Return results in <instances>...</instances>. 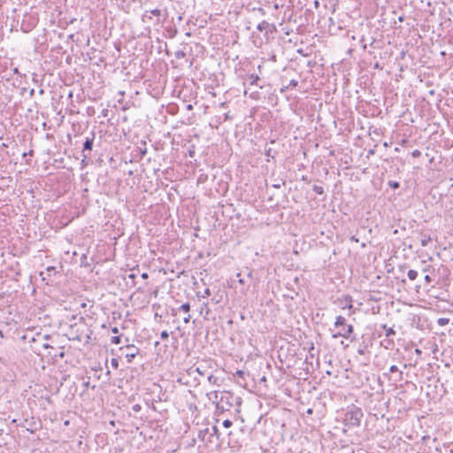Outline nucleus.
<instances>
[{
    "instance_id": "0eeeda50",
    "label": "nucleus",
    "mask_w": 453,
    "mask_h": 453,
    "mask_svg": "<svg viewBox=\"0 0 453 453\" xmlns=\"http://www.w3.org/2000/svg\"><path fill=\"white\" fill-rule=\"evenodd\" d=\"M188 375H192L195 372H197L198 374L204 376L208 373V366H207V361H202L197 364V365H194L190 367L187 371Z\"/></svg>"
},
{
    "instance_id": "680f3d73",
    "label": "nucleus",
    "mask_w": 453,
    "mask_h": 453,
    "mask_svg": "<svg viewBox=\"0 0 453 453\" xmlns=\"http://www.w3.org/2000/svg\"><path fill=\"white\" fill-rule=\"evenodd\" d=\"M154 345H155V347L158 346V345H159V342H156L154 343Z\"/></svg>"
},
{
    "instance_id": "4be33fe9",
    "label": "nucleus",
    "mask_w": 453,
    "mask_h": 453,
    "mask_svg": "<svg viewBox=\"0 0 453 453\" xmlns=\"http://www.w3.org/2000/svg\"><path fill=\"white\" fill-rule=\"evenodd\" d=\"M210 429H211V434H213V438L216 437L217 439H219V428L216 426H212L211 427H210Z\"/></svg>"
},
{
    "instance_id": "1a4fd4ad",
    "label": "nucleus",
    "mask_w": 453,
    "mask_h": 453,
    "mask_svg": "<svg viewBox=\"0 0 453 453\" xmlns=\"http://www.w3.org/2000/svg\"><path fill=\"white\" fill-rule=\"evenodd\" d=\"M47 38L45 35H42L35 39V50L42 54L46 50Z\"/></svg>"
},
{
    "instance_id": "72a5a7b5",
    "label": "nucleus",
    "mask_w": 453,
    "mask_h": 453,
    "mask_svg": "<svg viewBox=\"0 0 453 453\" xmlns=\"http://www.w3.org/2000/svg\"><path fill=\"white\" fill-rule=\"evenodd\" d=\"M411 156H412L413 157H420V156H421V152H420V150H413V151L411 152Z\"/></svg>"
},
{
    "instance_id": "6e6552de",
    "label": "nucleus",
    "mask_w": 453,
    "mask_h": 453,
    "mask_svg": "<svg viewBox=\"0 0 453 453\" xmlns=\"http://www.w3.org/2000/svg\"><path fill=\"white\" fill-rule=\"evenodd\" d=\"M95 136H96L95 133L91 132L90 136L86 137V140L83 143L82 151H81L82 154H90V152L93 149Z\"/></svg>"
},
{
    "instance_id": "ddd939ff",
    "label": "nucleus",
    "mask_w": 453,
    "mask_h": 453,
    "mask_svg": "<svg viewBox=\"0 0 453 453\" xmlns=\"http://www.w3.org/2000/svg\"><path fill=\"white\" fill-rule=\"evenodd\" d=\"M382 328L385 330V335L387 337H390L395 334V331L393 329V327H387L386 325H383Z\"/></svg>"
},
{
    "instance_id": "3c124183",
    "label": "nucleus",
    "mask_w": 453,
    "mask_h": 453,
    "mask_svg": "<svg viewBox=\"0 0 453 453\" xmlns=\"http://www.w3.org/2000/svg\"><path fill=\"white\" fill-rule=\"evenodd\" d=\"M29 94H30V96H33L34 94H35V89L34 88H30Z\"/></svg>"
},
{
    "instance_id": "79ce46f5",
    "label": "nucleus",
    "mask_w": 453,
    "mask_h": 453,
    "mask_svg": "<svg viewBox=\"0 0 453 453\" xmlns=\"http://www.w3.org/2000/svg\"><path fill=\"white\" fill-rule=\"evenodd\" d=\"M191 319L190 315H188V317L184 318V323H188Z\"/></svg>"
},
{
    "instance_id": "f8f14e48",
    "label": "nucleus",
    "mask_w": 453,
    "mask_h": 453,
    "mask_svg": "<svg viewBox=\"0 0 453 453\" xmlns=\"http://www.w3.org/2000/svg\"><path fill=\"white\" fill-rule=\"evenodd\" d=\"M297 85H298V81L296 80H291L287 86L283 87L280 89V91L285 92L289 88H296Z\"/></svg>"
},
{
    "instance_id": "e2e57ef3",
    "label": "nucleus",
    "mask_w": 453,
    "mask_h": 453,
    "mask_svg": "<svg viewBox=\"0 0 453 453\" xmlns=\"http://www.w3.org/2000/svg\"><path fill=\"white\" fill-rule=\"evenodd\" d=\"M59 357H64V352H61V353L59 354Z\"/></svg>"
},
{
    "instance_id": "f704fd0d",
    "label": "nucleus",
    "mask_w": 453,
    "mask_h": 453,
    "mask_svg": "<svg viewBox=\"0 0 453 453\" xmlns=\"http://www.w3.org/2000/svg\"><path fill=\"white\" fill-rule=\"evenodd\" d=\"M449 322L448 319H439L438 323L441 326H444Z\"/></svg>"
},
{
    "instance_id": "20e7f679",
    "label": "nucleus",
    "mask_w": 453,
    "mask_h": 453,
    "mask_svg": "<svg viewBox=\"0 0 453 453\" xmlns=\"http://www.w3.org/2000/svg\"><path fill=\"white\" fill-rule=\"evenodd\" d=\"M50 335L48 334L35 333V336L30 338V349L38 356H42V350L50 347Z\"/></svg>"
},
{
    "instance_id": "49530a36",
    "label": "nucleus",
    "mask_w": 453,
    "mask_h": 453,
    "mask_svg": "<svg viewBox=\"0 0 453 453\" xmlns=\"http://www.w3.org/2000/svg\"><path fill=\"white\" fill-rule=\"evenodd\" d=\"M140 150H141V154H142V156H144V155L146 154V152H147V149H146V148H144L143 150H142V149H140Z\"/></svg>"
},
{
    "instance_id": "f257e3e1",
    "label": "nucleus",
    "mask_w": 453,
    "mask_h": 453,
    "mask_svg": "<svg viewBox=\"0 0 453 453\" xmlns=\"http://www.w3.org/2000/svg\"><path fill=\"white\" fill-rule=\"evenodd\" d=\"M211 395L213 396L212 402L216 404L217 411L221 413L229 411L234 405H241L242 403V399L230 391H214ZM209 398L211 399V396Z\"/></svg>"
},
{
    "instance_id": "b1692460",
    "label": "nucleus",
    "mask_w": 453,
    "mask_h": 453,
    "mask_svg": "<svg viewBox=\"0 0 453 453\" xmlns=\"http://www.w3.org/2000/svg\"><path fill=\"white\" fill-rule=\"evenodd\" d=\"M211 296V289L210 288H205L203 293L202 295H200L199 293H197V296L198 297H202V298H206L208 296Z\"/></svg>"
},
{
    "instance_id": "864d4df0",
    "label": "nucleus",
    "mask_w": 453,
    "mask_h": 453,
    "mask_svg": "<svg viewBox=\"0 0 453 453\" xmlns=\"http://www.w3.org/2000/svg\"><path fill=\"white\" fill-rule=\"evenodd\" d=\"M35 329V326H30L29 332L31 333V332H33Z\"/></svg>"
},
{
    "instance_id": "a878e982",
    "label": "nucleus",
    "mask_w": 453,
    "mask_h": 453,
    "mask_svg": "<svg viewBox=\"0 0 453 453\" xmlns=\"http://www.w3.org/2000/svg\"><path fill=\"white\" fill-rule=\"evenodd\" d=\"M111 342L113 344H119L121 342V335L111 337Z\"/></svg>"
},
{
    "instance_id": "a19ab883",
    "label": "nucleus",
    "mask_w": 453,
    "mask_h": 453,
    "mask_svg": "<svg viewBox=\"0 0 453 453\" xmlns=\"http://www.w3.org/2000/svg\"><path fill=\"white\" fill-rule=\"evenodd\" d=\"M236 374H237L238 376H240V377H242V376H243V374H244V372H243V371H242V370H238V371L236 372Z\"/></svg>"
},
{
    "instance_id": "c03bdc74",
    "label": "nucleus",
    "mask_w": 453,
    "mask_h": 453,
    "mask_svg": "<svg viewBox=\"0 0 453 453\" xmlns=\"http://www.w3.org/2000/svg\"><path fill=\"white\" fill-rule=\"evenodd\" d=\"M142 279H144V280L148 279V278H149L148 273H143L142 274Z\"/></svg>"
},
{
    "instance_id": "4c0bfd02",
    "label": "nucleus",
    "mask_w": 453,
    "mask_h": 453,
    "mask_svg": "<svg viewBox=\"0 0 453 453\" xmlns=\"http://www.w3.org/2000/svg\"><path fill=\"white\" fill-rule=\"evenodd\" d=\"M265 155H266L267 157H273V158L274 157V154H273V151H272V149H271V148H269L268 150H265Z\"/></svg>"
},
{
    "instance_id": "ea45409f",
    "label": "nucleus",
    "mask_w": 453,
    "mask_h": 453,
    "mask_svg": "<svg viewBox=\"0 0 453 453\" xmlns=\"http://www.w3.org/2000/svg\"><path fill=\"white\" fill-rule=\"evenodd\" d=\"M425 280H426V283H431L432 282V279H431V277L428 274H426L425 276Z\"/></svg>"
},
{
    "instance_id": "bb28decb",
    "label": "nucleus",
    "mask_w": 453,
    "mask_h": 453,
    "mask_svg": "<svg viewBox=\"0 0 453 453\" xmlns=\"http://www.w3.org/2000/svg\"><path fill=\"white\" fill-rule=\"evenodd\" d=\"M207 380L211 384H216L217 380H218V378L212 374H209L207 376Z\"/></svg>"
},
{
    "instance_id": "8fccbe9b",
    "label": "nucleus",
    "mask_w": 453,
    "mask_h": 453,
    "mask_svg": "<svg viewBox=\"0 0 453 453\" xmlns=\"http://www.w3.org/2000/svg\"><path fill=\"white\" fill-rule=\"evenodd\" d=\"M314 6L318 8L319 6V2L318 0L314 1Z\"/></svg>"
},
{
    "instance_id": "13d9d810",
    "label": "nucleus",
    "mask_w": 453,
    "mask_h": 453,
    "mask_svg": "<svg viewBox=\"0 0 453 453\" xmlns=\"http://www.w3.org/2000/svg\"><path fill=\"white\" fill-rule=\"evenodd\" d=\"M20 339H21L22 341H25V340H26V334H23V335L20 337Z\"/></svg>"
},
{
    "instance_id": "052dcab7",
    "label": "nucleus",
    "mask_w": 453,
    "mask_h": 453,
    "mask_svg": "<svg viewBox=\"0 0 453 453\" xmlns=\"http://www.w3.org/2000/svg\"><path fill=\"white\" fill-rule=\"evenodd\" d=\"M274 8H275V9H279V8H280L279 4H274Z\"/></svg>"
},
{
    "instance_id": "4d7b16f0",
    "label": "nucleus",
    "mask_w": 453,
    "mask_h": 453,
    "mask_svg": "<svg viewBox=\"0 0 453 453\" xmlns=\"http://www.w3.org/2000/svg\"><path fill=\"white\" fill-rule=\"evenodd\" d=\"M373 153H374V150H370L368 151V154H369V155H372V154H373Z\"/></svg>"
},
{
    "instance_id": "473e14b6",
    "label": "nucleus",
    "mask_w": 453,
    "mask_h": 453,
    "mask_svg": "<svg viewBox=\"0 0 453 453\" xmlns=\"http://www.w3.org/2000/svg\"><path fill=\"white\" fill-rule=\"evenodd\" d=\"M232 425H233V423H232V421H231V420H229V419H226V420H224V421H223V426H224V427H226V428L230 427Z\"/></svg>"
},
{
    "instance_id": "aec40b11",
    "label": "nucleus",
    "mask_w": 453,
    "mask_h": 453,
    "mask_svg": "<svg viewBox=\"0 0 453 453\" xmlns=\"http://www.w3.org/2000/svg\"><path fill=\"white\" fill-rule=\"evenodd\" d=\"M445 219L449 222L453 223V211H448L444 216Z\"/></svg>"
},
{
    "instance_id": "9b49d317",
    "label": "nucleus",
    "mask_w": 453,
    "mask_h": 453,
    "mask_svg": "<svg viewBox=\"0 0 453 453\" xmlns=\"http://www.w3.org/2000/svg\"><path fill=\"white\" fill-rule=\"evenodd\" d=\"M432 241V238L428 234H421L420 244L422 247H426Z\"/></svg>"
},
{
    "instance_id": "e433bc0d",
    "label": "nucleus",
    "mask_w": 453,
    "mask_h": 453,
    "mask_svg": "<svg viewBox=\"0 0 453 453\" xmlns=\"http://www.w3.org/2000/svg\"><path fill=\"white\" fill-rule=\"evenodd\" d=\"M36 426H35V423L33 422V424L30 422V429H29V432L30 434H33L35 432V430H36Z\"/></svg>"
},
{
    "instance_id": "09e8293b",
    "label": "nucleus",
    "mask_w": 453,
    "mask_h": 453,
    "mask_svg": "<svg viewBox=\"0 0 453 453\" xmlns=\"http://www.w3.org/2000/svg\"><path fill=\"white\" fill-rule=\"evenodd\" d=\"M134 411H139L141 409L140 405L136 404L133 407Z\"/></svg>"
},
{
    "instance_id": "39448f33",
    "label": "nucleus",
    "mask_w": 453,
    "mask_h": 453,
    "mask_svg": "<svg viewBox=\"0 0 453 453\" xmlns=\"http://www.w3.org/2000/svg\"><path fill=\"white\" fill-rule=\"evenodd\" d=\"M128 342V338H126L127 344L124 347H121L119 350H123L124 349H127L125 357L127 358V361L128 363H131L133 362L134 358L140 353V349L134 344H129Z\"/></svg>"
},
{
    "instance_id": "5701e85b",
    "label": "nucleus",
    "mask_w": 453,
    "mask_h": 453,
    "mask_svg": "<svg viewBox=\"0 0 453 453\" xmlns=\"http://www.w3.org/2000/svg\"><path fill=\"white\" fill-rule=\"evenodd\" d=\"M177 381L180 383V384H182V385H186L188 386L189 384L188 380L186 379V376L185 375H182L180 377L178 378Z\"/></svg>"
},
{
    "instance_id": "7c9ffc66",
    "label": "nucleus",
    "mask_w": 453,
    "mask_h": 453,
    "mask_svg": "<svg viewBox=\"0 0 453 453\" xmlns=\"http://www.w3.org/2000/svg\"><path fill=\"white\" fill-rule=\"evenodd\" d=\"M169 337V334L167 331H162L161 334H160V338L162 340H166L167 338Z\"/></svg>"
},
{
    "instance_id": "2eb2a0df",
    "label": "nucleus",
    "mask_w": 453,
    "mask_h": 453,
    "mask_svg": "<svg viewBox=\"0 0 453 453\" xmlns=\"http://www.w3.org/2000/svg\"><path fill=\"white\" fill-rule=\"evenodd\" d=\"M418 273L416 270H409L407 273V276L411 280H415L418 277Z\"/></svg>"
},
{
    "instance_id": "9d476101",
    "label": "nucleus",
    "mask_w": 453,
    "mask_h": 453,
    "mask_svg": "<svg viewBox=\"0 0 453 453\" xmlns=\"http://www.w3.org/2000/svg\"><path fill=\"white\" fill-rule=\"evenodd\" d=\"M40 314H42V317L41 316H38V320L41 321V323L42 324V326H47V325H50V317L47 315V314H44V311H39Z\"/></svg>"
},
{
    "instance_id": "37998d69",
    "label": "nucleus",
    "mask_w": 453,
    "mask_h": 453,
    "mask_svg": "<svg viewBox=\"0 0 453 453\" xmlns=\"http://www.w3.org/2000/svg\"><path fill=\"white\" fill-rule=\"evenodd\" d=\"M111 332H112L113 334H118V333H119V329H118V327H116V326H115V327H112V328H111Z\"/></svg>"
},
{
    "instance_id": "bf43d9fd",
    "label": "nucleus",
    "mask_w": 453,
    "mask_h": 453,
    "mask_svg": "<svg viewBox=\"0 0 453 453\" xmlns=\"http://www.w3.org/2000/svg\"><path fill=\"white\" fill-rule=\"evenodd\" d=\"M128 277L134 279L135 277V275L134 273H131V274H129Z\"/></svg>"
},
{
    "instance_id": "f3484780",
    "label": "nucleus",
    "mask_w": 453,
    "mask_h": 453,
    "mask_svg": "<svg viewBox=\"0 0 453 453\" xmlns=\"http://www.w3.org/2000/svg\"><path fill=\"white\" fill-rule=\"evenodd\" d=\"M260 80L257 74H251L250 76V85H257V81Z\"/></svg>"
},
{
    "instance_id": "de8ad7c7",
    "label": "nucleus",
    "mask_w": 453,
    "mask_h": 453,
    "mask_svg": "<svg viewBox=\"0 0 453 453\" xmlns=\"http://www.w3.org/2000/svg\"><path fill=\"white\" fill-rule=\"evenodd\" d=\"M89 380H88L87 381L83 382V386L88 388L89 386Z\"/></svg>"
},
{
    "instance_id": "2f4dec72",
    "label": "nucleus",
    "mask_w": 453,
    "mask_h": 453,
    "mask_svg": "<svg viewBox=\"0 0 453 453\" xmlns=\"http://www.w3.org/2000/svg\"><path fill=\"white\" fill-rule=\"evenodd\" d=\"M150 13L154 16L159 17L161 15V11L159 9H153L150 11Z\"/></svg>"
},
{
    "instance_id": "423d86ee",
    "label": "nucleus",
    "mask_w": 453,
    "mask_h": 453,
    "mask_svg": "<svg viewBox=\"0 0 453 453\" xmlns=\"http://www.w3.org/2000/svg\"><path fill=\"white\" fill-rule=\"evenodd\" d=\"M198 439L207 446L214 443L213 434H211L210 427L200 430L198 432Z\"/></svg>"
},
{
    "instance_id": "338daca9",
    "label": "nucleus",
    "mask_w": 453,
    "mask_h": 453,
    "mask_svg": "<svg viewBox=\"0 0 453 453\" xmlns=\"http://www.w3.org/2000/svg\"><path fill=\"white\" fill-rule=\"evenodd\" d=\"M427 271H428V269H427V268H424V269H423V272H427Z\"/></svg>"
},
{
    "instance_id": "412c9836",
    "label": "nucleus",
    "mask_w": 453,
    "mask_h": 453,
    "mask_svg": "<svg viewBox=\"0 0 453 453\" xmlns=\"http://www.w3.org/2000/svg\"><path fill=\"white\" fill-rule=\"evenodd\" d=\"M180 311H182L184 312H189V311H190L189 303H185L181 304L180 307Z\"/></svg>"
},
{
    "instance_id": "0e129e2a",
    "label": "nucleus",
    "mask_w": 453,
    "mask_h": 453,
    "mask_svg": "<svg viewBox=\"0 0 453 453\" xmlns=\"http://www.w3.org/2000/svg\"><path fill=\"white\" fill-rule=\"evenodd\" d=\"M29 155H30V157L33 156V150H30Z\"/></svg>"
},
{
    "instance_id": "c9c22d12",
    "label": "nucleus",
    "mask_w": 453,
    "mask_h": 453,
    "mask_svg": "<svg viewBox=\"0 0 453 453\" xmlns=\"http://www.w3.org/2000/svg\"><path fill=\"white\" fill-rule=\"evenodd\" d=\"M365 351H366V346H364V347L359 348V349H357V353H358L359 355H365Z\"/></svg>"
},
{
    "instance_id": "dca6fc26",
    "label": "nucleus",
    "mask_w": 453,
    "mask_h": 453,
    "mask_svg": "<svg viewBox=\"0 0 453 453\" xmlns=\"http://www.w3.org/2000/svg\"><path fill=\"white\" fill-rule=\"evenodd\" d=\"M389 372H398L399 378H398L397 380H402V378H403V372L399 371V369H398V367L396 365H391L389 367Z\"/></svg>"
},
{
    "instance_id": "6ab92c4d",
    "label": "nucleus",
    "mask_w": 453,
    "mask_h": 453,
    "mask_svg": "<svg viewBox=\"0 0 453 453\" xmlns=\"http://www.w3.org/2000/svg\"><path fill=\"white\" fill-rule=\"evenodd\" d=\"M312 190L319 195L324 194V188L321 186L313 185Z\"/></svg>"
},
{
    "instance_id": "4468645a",
    "label": "nucleus",
    "mask_w": 453,
    "mask_h": 453,
    "mask_svg": "<svg viewBox=\"0 0 453 453\" xmlns=\"http://www.w3.org/2000/svg\"><path fill=\"white\" fill-rule=\"evenodd\" d=\"M271 25L267 21L263 20L257 25V29L260 32H263L264 30L267 29Z\"/></svg>"
},
{
    "instance_id": "c85d7f7f",
    "label": "nucleus",
    "mask_w": 453,
    "mask_h": 453,
    "mask_svg": "<svg viewBox=\"0 0 453 453\" xmlns=\"http://www.w3.org/2000/svg\"><path fill=\"white\" fill-rule=\"evenodd\" d=\"M388 186L391 187L394 189H396V188H399L400 184L397 181L390 180V181H388Z\"/></svg>"
},
{
    "instance_id": "393cba45",
    "label": "nucleus",
    "mask_w": 453,
    "mask_h": 453,
    "mask_svg": "<svg viewBox=\"0 0 453 453\" xmlns=\"http://www.w3.org/2000/svg\"><path fill=\"white\" fill-rule=\"evenodd\" d=\"M76 320H79L80 322L83 323L85 321V318L79 315H73V326L77 325Z\"/></svg>"
},
{
    "instance_id": "cd10ccee",
    "label": "nucleus",
    "mask_w": 453,
    "mask_h": 453,
    "mask_svg": "<svg viewBox=\"0 0 453 453\" xmlns=\"http://www.w3.org/2000/svg\"><path fill=\"white\" fill-rule=\"evenodd\" d=\"M185 56H186V54L183 50H177L175 52V58L177 59H181V58H185Z\"/></svg>"
},
{
    "instance_id": "a211bd4d",
    "label": "nucleus",
    "mask_w": 453,
    "mask_h": 453,
    "mask_svg": "<svg viewBox=\"0 0 453 453\" xmlns=\"http://www.w3.org/2000/svg\"><path fill=\"white\" fill-rule=\"evenodd\" d=\"M90 159V154H82L81 165L87 166Z\"/></svg>"
},
{
    "instance_id": "7ed1b4c3",
    "label": "nucleus",
    "mask_w": 453,
    "mask_h": 453,
    "mask_svg": "<svg viewBox=\"0 0 453 453\" xmlns=\"http://www.w3.org/2000/svg\"><path fill=\"white\" fill-rule=\"evenodd\" d=\"M364 417L363 411L360 407L351 405L347 408L343 418V424L349 427H358L361 425V419Z\"/></svg>"
},
{
    "instance_id": "774afa93",
    "label": "nucleus",
    "mask_w": 453,
    "mask_h": 453,
    "mask_svg": "<svg viewBox=\"0 0 453 453\" xmlns=\"http://www.w3.org/2000/svg\"><path fill=\"white\" fill-rule=\"evenodd\" d=\"M23 157H26L27 156V153L26 152H23L22 153Z\"/></svg>"
},
{
    "instance_id": "6e6d98bb",
    "label": "nucleus",
    "mask_w": 453,
    "mask_h": 453,
    "mask_svg": "<svg viewBox=\"0 0 453 453\" xmlns=\"http://www.w3.org/2000/svg\"><path fill=\"white\" fill-rule=\"evenodd\" d=\"M239 282H240L241 284H244V283H245V281H244V280H243V279H239Z\"/></svg>"
},
{
    "instance_id": "5fc2aeb1",
    "label": "nucleus",
    "mask_w": 453,
    "mask_h": 453,
    "mask_svg": "<svg viewBox=\"0 0 453 453\" xmlns=\"http://www.w3.org/2000/svg\"><path fill=\"white\" fill-rule=\"evenodd\" d=\"M38 93H39L40 95H42V94H43V89H42V88H39Z\"/></svg>"
},
{
    "instance_id": "69168bd1",
    "label": "nucleus",
    "mask_w": 453,
    "mask_h": 453,
    "mask_svg": "<svg viewBox=\"0 0 453 453\" xmlns=\"http://www.w3.org/2000/svg\"><path fill=\"white\" fill-rule=\"evenodd\" d=\"M302 180L307 181V179L304 176L302 178Z\"/></svg>"
},
{
    "instance_id": "603ef678",
    "label": "nucleus",
    "mask_w": 453,
    "mask_h": 453,
    "mask_svg": "<svg viewBox=\"0 0 453 453\" xmlns=\"http://www.w3.org/2000/svg\"><path fill=\"white\" fill-rule=\"evenodd\" d=\"M398 20H399L400 22H403V21L404 20L403 16H400V17L398 18Z\"/></svg>"
},
{
    "instance_id": "c756f323",
    "label": "nucleus",
    "mask_w": 453,
    "mask_h": 453,
    "mask_svg": "<svg viewBox=\"0 0 453 453\" xmlns=\"http://www.w3.org/2000/svg\"><path fill=\"white\" fill-rule=\"evenodd\" d=\"M111 365L114 369H118L119 367V361L117 358H111Z\"/></svg>"
},
{
    "instance_id": "f03ea898",
    "label": "nucleus",
    "mask_w": 453,
    "mask_h": 453,
    "mask_svg": "<svg viewBox=\"0 0 453 453\" xmlns=\"http://www.w3.org/2000/svg\"><path fill=\"white\" fill-rule=\"evenodd\" d=\"M332 337L337 339L339 337L350 340L351 342L356 340L354 335V326L351 324L347 323V319L343 316H337L334 323V329H330Z\"/></svg>"
},
{
    "instance_id": "a18cd8bd",
    "label": "nucleus",
    "mask_w": 453,
    "mask_h": 453,
    "mask_svg": "<svg viewBox=\"0 0 453 453\" xmlns=\"http://www.w3.org/2000/svg\"><path fill=\"white\" fill-rule=\"evenodd\" d=\"M107 113H108V110L107 109H104L102 111V115L106 117L107 116Z\"/></svg>"
},
{
    "instance_id": "58836bf2",
    "label": "nucleus",
    "mask_w": 453,
    "mask_h": 453,
    "mask_svg": "<svg viewBox=\"0 0 453 453\" xmlns=\"http://www.w3.org/2000/svg\"><path fill=\"white\" fill-rule=\"evenodd\" d=\"M36 317H37V314H35V312L33 314V318H32V315L30 314V319H29L30 323L31 322H35Z\"/></svg>"
}]
</instances>
